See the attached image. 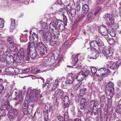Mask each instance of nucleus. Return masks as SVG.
<instances>
[{"label": "nucleus", "mask_w": 121, "mask_h": 121, "mask_svg": "<svg viewBox=\"0 0 121 121\" xmlns=\"http://www.w3.org/2000/svg\"><path fill=\"white\" fill-rule=\"evenodd\" d=\"M91 73L93 75L96 74L97 76H100L103 75L105 77L110 73V70L108 69L101 68L97 71L96 68L94 67H91Z\"/></svg>", "instance_id": "f257e3e1"}, {"label": "nucleus", "mask_w": 121, "mask_h": 121, "mask_svg": "<svg viewBox=\"0 0 121 121\" xmlns=\"http://www.w3.org/2000/svg\"><path fill=\"white\" fill-rule=\"evenodd\" d=\"M35 51L37 54H39L41 56L46 54L47 52V49L46 46L42 42L38 46Z\"/></svg>", "instance_id": "f03ea898"}, {"label": "nucleus", "mask_w": 121, "mask_h": 121, "mask_svg": "<svg viewBox=\"0 0 121 121\" xmlns=\"http://www.w3.org/2000/svg\"><path fill=\"white\" fill-rule=\"evenodd\" d=\"M99 48L98 49L99 51L102 52L104 55L107 58H111L112 56L113 55L112 51L109 50L104 47L102 48L101 47L99 48Z\"/></svg>", "instance_id": "7ed1b4c3"}, {"label": "nucleus", "mask_w": 121, "mask_h": 121, "mask_svg": "<svg viewBox=\"0 0 121 121\" xmlns=\"http://www.w3.org/2000/svg\"><path fill=\"white\" fill-rule=\"evenodd\" d=\"M103 18L104 20L106 21L107 23H110V25H112L114 24L115 20L110 14H106L104 15Z\"/></svg>", "instance_id": "20e7f679"}, {"label": "nucleus", "mask_w": 121, "mask_h": 121, "mask_svg": "<svg viewBox=\"0 0 121 121\" xmlns=\"http://www.w3.org/2000/svg\"><path fill=\"white\" fill-rule=\"evenodd\" d=\"M41 43L37 42L34 41H32L31 43L29 42L28 43L27 48V52H28V53L29 54L30 52L31 48H35L34 51H35L37 47H38V46L39 45V44H40Z\"/></svg>", "instance_id": "39448f33"}, {"label": "nucleus", "mask_w": 121, "mask_h": 121, "mask_svg": "<svg viewBox=\"0 0 121 121\" xmlns=\"http://www.w3.org/2000/svg\"><path fill=\"white\" fill-rule=\"evenodd\" d=\"M73 55L72 57V61L71 63L73 65H74L76 64L78 59L80 60H82L83 59L84 56L81 54H78L76 55L75 56Z\"/></svg>", "instance_id": "423d86ee"}, {"label": "nucleus", "mask_w": 121, "mask_h": 121, "mask_svg": "<svg viewBox=\"0 0 121 121\" xmlns=\"http://www.w3.org/2000/svg\"><path fill=\"white\" fill-rule=\"evenodd\" d=\"M64 92L61 89L57 90L55 92L54 94L53 95L52 98L53 99H57V96L59 97L60 98L62 99V98L64 96Z\"/></svg>", "instance_id": "0eeeda50"}, {"label": "nucleus", "mask_w": 121, "mask_h": 121, "mask_svg": "<svg viewBox=\"0 0 121 121\" xmlns=\"http://www.w3.org/2000/svg\"><path fill=\"white\" fill-rule=\"evenodd\" d=\"M89 103L87 100L84 98H82L80 102V108L85 110L88 106Z\"/></svg>", "instance_id": "6e6552de"}, {"label": "nucleus", "mask_w": 121, "mask_h": 121, "mask_svg": "<svg viewBox=\"0 0 121 121\" xmlns=\"http://www.w3.org/2000/svg\"><path fill=\"white\" fill-rule=\"evenodd\" d=\"M6 101L4 103H2L1 107V109L4 110L9 111L11 108L10 105L9 100L6 99Z\"/></svg>", "instance_id": "1a4fd4ad"}, {"label": "nucleus", "mask_w": 121, "mask_h": 121, "mask_svg": "<svg viewBox=\"0 0 121 121\" xmlns=\"http://www.w3.org/2000/svg\"><path fill=\"white\" fill-rule=\"evenodd\" d=\"M67 79V81L65 82L66 84H70L72 83L75 84L76 82H77L76 79L73 80V75L71 73H69L68 75Z\"/></svg>", "instance_id": "9d476101"}, {"label": "nucleus", "mask_w": 121, "mask_h": 121, "mask_svg": "<svg viewBox=\"0 0 121 121\" xmlns=\"http://www.w3.org/2000/svg\"><path fill=\"white\" fill-rule=\"evenodd\" d=\"M66 11L68 14H70L72 17H74L76 13V9H71L70 6L67 5L66 7Z\"/></svg>", "instance_id": "9b49d317"}, {"label": "nucleus", "mask_w": 121, "mask_h": 121, "mask_svg": "<svg viewBox=\"0 0 121 121\" xmlns=\"http://www.w3.org/2000/svg\"><path fill=\"white\" fill-rule=\"evenodd\" d=\"M26 103H23L22 107V111L25 114H29L31 113L32 112L31 108H29V107L26 106Z\"/></svg>", "instance_id": "f8f14e48"}, {"label": "nucleus", "mask_w": 121, "mask_h": 121, "mask_svg": "<svg viewBox=\"0 0 121 121\" xmlns=\"http://www.w3.org/2000/svg\"><path fill=\"white\" fill-rule=\"evenodd\" d=\"M121 66V60H118L116 62L114 63L112 66H109V68L111 69L114 70L117 68L119 66Z\"/></svg>", "instance_id": "ddd939ff"}, {"label": "nucleus", "mask_w": 121, "mask_h": 121, "mask_svg": "<svg viewBox=\"0 0 121 121\" xmlns=\"http://www.w3.org/2000/svg\"><path fill=\"white\" fill-rule=\"evenodd\" d=\"M90 44L91 47V48L90 49V51L91 52L93 51V50L97 51L96 48L98 46L97 41L96 40L92 41L90 42Z\"/></svg>", "instance_id": "4468645a"}, {"label": "nucleus", "mask_w": 121, "mask_h": 121, "mask_svg": "<svg viewBox=\"0 0 121 121\" xmlns=\"http://www.w3.org/2000/svg\"><path fill=\"white\" fill-rule=\"evenodd\" d=\"M114 91H113L112 90H106V89L105 92L106 93L107 97L108 100H110L112 97Z\"/></svg>", "instance_id": "2eb2a0df"}, {"label": "nucleus", "mask_w": 121, "mask_h": 121, "mask_svg": "<svg viewBox=\"0 0 121 121\" xmlns=\"http://www.w3.org/2000/svg\"><path fill=\"white\" fill-rule=\"evenodd\" d=\"M22 91H20L18 93V95L17 96V92H15L14 93H12V95L13 97L15 98L17 97L18 98V99L20 100V101H22L23 99V97L22 96Z\"/></svg>", "instance_id": "dca6fc26"}, {"label": "nucleus", "mask_w": 121, "mask_h": 121, "mask_svg": "<svg viewBox=\"0 0 121 121\" xmlns=\"http://www.w3.org/2000/svg\"><path fill=\"white\" fill-rule=\"evenodd\" d=\"M99 31L102 35H104V34L108 32L107 29L104 26H101L99 27Z\"/></svg>", "instance_id": "f3484780"}, {"label": "nucleus", "mask_w": 121, "mask_h": 121, "mask_svg": "<svg viewBox=\"0 0 121 121\" xmlns=\"http://www.w3.org/2000/svg\"><path fill=\"white\" fill-rule=\"evenodd\" d=\"M30 53L28 54V53L27 54H25L24 56H23L22 57H20L19 59L20 60H22L24 61V62L27 63L29 60L30 58Z\"/></svg>", "instance_id": "a211bd4d"}, {"label": "nucleus", "mask_w": 121, "mask_h": 121, "mask_svg": "<svg viewBox=\"0 0 121 121\" xmlns=\"http://www.w3.org/2000/svg\"><path fill=\"white\" fill-rule=\"evenodd\" d=\"M114 85L113 83L112 82H109L106 85V90H112L113 91H114Z\"/></svg>", "instance_id": "6ab92c4d"}, {"label": "nucleus", "mask_w": 121, "mask_h": 121, "mask_svg": "<svg viewBox=\"0 0 121 121\" xmlns=\"http://www.w3.org/2000/svg\"><path fill=\"white\" fill-rule=\"evenodd\" d=\"M34 90L35 89H29L27 91V95L31 98L33 97L34 99L35 97L34 95L35 94Z\"/></svg>", "instance_id": "aec40b11"}, {"label": "nucleus", "mask_w": 121, "mask_h": 121, "mask_svg": "<svg viewBox=\"0 0 121 121\" xmlns=\"http://www.w3.org/2000/svg\"><path fill=\"white\" fill-rule=\"evenodd\" d=\"M6 62L8 64H10L13 61V59L12 56L9 54L7 55L6 57Z\"/></svg>", "instance_id": "412c9836"}, {"label": "nucleus", "mask_w": 121, "mask_h": 121, "mask_svg": "<svg viewBox=\"0 0 121 121\" xmlns=\"http://www.w3.org/2000/svg\"><path fill=\"white\" fill-rule=\"evenodd\" d=\"M56 36L55 35H54V37H53L54 39H53L52 38H50L49 40V44L52 46H54L56 45H56H58L59 43L58 42L57 43V42L55 40V38H55V36Z\"/></svg>", "instance_id": "4be33fe9"}, {"label": "nucleus", "mask_w": 121, "mask_h": 121, "mask_svg": "<svg viewBox=\"0 0 121 121\" xmlns=\"http://www.w3.org/2000/svg\"><path fill=\"white\" fill-rule=\"evenodd\" d=\"M26 106L29 107V109L33 108V107L34 105V102L33 101H30V102H28L27 100H25L24 103L26 104Z\"/></svg>", "instance_id": "5701e85b"}, {"label": "nucleus", "mask_w": 121, "mask_h": 121, "mask_svg": "<svg viewBox=\"0 0 121 121\" xmlns=\"http://www.w3.org/2000/svg\"><path fill=\"white\" fill-rule=\"evenodd\" d=\"M78 74V75L76 77V80H77V82L82 81L83 80L84 78L83 77L81 71H80Z\"/></svg>", "instance_id": "b1692460"}, {"label": "nucleus", "mask_w": 121, "mask_h": 121, "mask_svg": "<svg viewBox=\"0 0 121 121\" xmlns=\"http://www.w3.org/2000/svg\"><path fill=\"white\" fill-rule=\"evenodd\" d=\"M26 54L24 49L23 48H21L17 54L18 57L19 58L20 57H22L23 56Z\"/></svg>", "instance_id": "393cba45"}, {"label": "nucleus", "mask_w": 121, "mask_h": 121, "mask_svg": "<svg viewBox=\"0 0 121 121\" xmlns=\"http://www.w3.org/2000/svg\"><path fill=\"white\" fill-rule=\"evenodd\" d=\"M98 102L99 101L98 100L95 101L94 100H92L90 101L89 106H93L95 108L98 105Z\"/></svg>", "instance_id": "a878e982"}, {"label": "nucleus", "mask_w": 121, "mask_h": 121, "mask_svg": "<svg viewBox=\"0 0 121 121\" xmlns=\"http://www.w3.org/2000/svg\"><path fill=\"white\" fill-rule=\"evenodd\" d=\"M11 24L10 26V31L12 32L14 29L15 26V20H13V19H11Z\"/></svg>", "instance_id": "bb28decb"}, {"label": "nucleus", "mask_w": 121, "mask_h": 121, "mask_svg": "<svg viewBox=\"0 0 121 121\" xmlns=\"http://www.w3.org/2000/svg\"><path fill=\"white\" fill-rule=\"evenodd\" d=\"M93 51L94 52L91 55V56L90 57L91 59H95L98 56V51L97 50V51H96L95 50H93Z\"/></svg>", "instance_id": "cd10ccee"}, {"label": "nucleus", "mask_w": 121, "mask_h": 121, "mask_svg": "<svg viewBox=\"0 0 121 121\" xmlns=\"http://www.w3.org/2000/svg\"><path fill=\"white\" fill-rule=\"evenodd\" d=\"M88 108L89 109H91V111L94 113V115H96L98 114V111H97V109L95 108L94 107L90 106H89Z\"/></svg>", "instance_id": "c85d7f7f"}, {"label": "nucleus", "mask_w": 121, "mask_h": 121, "mask_svg": "<svg viewBox=\"0 0 121 121\" xmlns=\"http://www.w3.org/2000/svg\"><path fill=\"white\" fill-rule=\"evenodd\" d=\"M82 9L84 11V13L87 12L88 11L89 9V6L86 4H85L83 5Z\"/></svg>", "instance_id": "c756f323"}, {"label": "nucleus", "mask_w": 121, "mask_h": 121, "mask_svg": "<svg viewBox=\"0 0 121 121\" xmlns=\"http://www.w3.org/2000/svg\"><path fill=\"white\" fill-rule=\"evenodd\" d=\"M116 112L118 114H119L121 113V104H118Z\"/></svg>", "instance_id": "7c9ffc66"}, {"label": "nucleus", "mask_w": 121, "mask_h": 121, "mask_svg": "<svg viewBox=\"0 0 121 121\" xmlns=\"http://www.w3.org/2000/svg\"><path fill=\"white\" fill-rule=\"evenodd\" d=\"M65 118L64 117L61 115H59L57 116V118L59 121H67L68 120V119H67L66 118L65 119L66 117L65 115Z\"/></svg>", "instance_id": "2f4dec72"}, {"label": "nucleus", "mask_w": 121, "mask_h": 121, "mask_svg": "<svg viewBox=\"0 0 121 121\" xmlns=\"http://www.w3.org/2000/svg\"><path fill=\"white\" fill-rule=\"evenodd\" d=\"M83 77L84 78H86L90 73V72L89 70H87L86 71L84 72L83 71H81Z\"/></svg>", "instance_id": "473e14b6"}, {"label": "nucleus", "mask_w": 121, "mask_h": 121, "mask_svg": "<svg viewBox=\"0 0 121 121\" xmlns=\"http://www.w3.org/2000/svg\"><path fill=\"white\" fill-rule=\"evenodd\" d=\"M41 72H42V71L38 69H34L31 71V72L32 73L35 74Z\"/></svg>", "instance_id": "72a5a7b5"}, {"label": "nucleus", "mask_w": 121, "mask_h": 121, "mask_svg": "<svg viewBox=\"0 0 121 121\" xmlns=\"http://www.w3.org/2000/svg\"><path fill=\"white\" fill-rule=\"evenodd\" d=\"M45 34V35L46 36L47 38H48L49 40L50 39V38H52L51 33L49 31H47L46 32Z\"/></svg>", "instance_id": "f704fd0d"}, {"label": "nucleus", "mask_w": 121, "mask_h": 121, "mask_svg": "<svg viewBox=\"0 0 121 121\" xmlns=\"http://www.w3.org/2000/svg\"><path fill=\"white\" fill-rule=\"evenodd\" d=\"M4 53L2 54V55L0 54V61L2 62H4L6 60L5 56Z\"/></svg>", "instance_id": "c9c22d12"}, {"label": "nucleus", "mask_w": 121, "mask_h": 121, "mask_svg": "<svg viewBox=\"0 0 121 121\" xmlns=\"http://www.w3.org/2000/svg\"><path fill=\"white\" fill-rule=\"evenodd\" d=\"M112 27V26L111 28L113 31H111V34L110 35L112 37H115L116 36V29L114 28V29L113 27Z\"/></svg>", "instance_id": "e433bc0d"}, {"label": "nucleus", "mask_w": 121, "mask_h": 121, "mask_svg": "<svg viewBox=\"0 0 121 121\" xmlns=\"http://www.w3.org/2000/svg\"><path fill=\"white\" fill-rule=\"evenodd\" d=\"M8 116L10 119H13L14 118L15 116L11 112H9L8 114Z\"/></svg>", "instance_id": "4c0bfd02"}, {"label": "nucleus", "mask_w": 121, "mask_h": 121, "mask_svg": "<svg viewBox=\"0 0 121 121\" xmlns=\"http://www.w3.org/2000/svg\"><path fill=\"white\" fill-rule=\"evenodd\" d=\"M64 103L68 102L70 103V101L69 99V97L67 96H65L63 99H61Z\"/></svg>", "instance_id": "58836bf2"}, {"label": "nucleus", "mask_w": 121, "mask_h": 121, "mask_svg": "<svg viewBox=\"0 0 121 121\" xmlns=\"http://www.w3.org/2000/svg\"><path fill=\"white\" fill-rule=\"evenodd\" d=\"M97 42L98 47L102 46L104 45L103 42L100 39H98Z\"/></svg>", "instance_id": "ea45409f"}, {"label": "nucleus", "mask_w": 121, "mask_h": 121, "mask_svg": "<svg viewBox=\"0 0 121 121\" xmlns=\"http://www.w3.org/2000/svg\"><path fill=\"white\" fill-rule=\"evenodd\" d=\"M34 91L35 93V96L36 97L37 96V95H39L40 93V89L38 88H37L36 89H35Z\"/></svg>", "instance_id": "a19ab883"}, {"label": "nucleus", "mask_w": 121, "mask_h": 121, "mask_svg": "<svg viewBox=\"0 0 121 121\" xmlns=\"http://www.w3.org/2000/svg\"><path fill=\"white\" fill-rule=\"evenodd\" d=\"M60 79H56L55 80L53 86L55 87V88H54V89H55L56 87L58 85V83L59 82H60Z\"/></svg>", "instance_id": "79ce46f5"}, {"label": "nucleus", "mask_w": 121, "mask_h": 121, "mask_svg": "<svg viewBox=\"0 0 121 121\" xmlns=\"http://www.w3.org/2000/svg\"><path fill=\"white\" fill-rule=\"evenodd\" d=\"M37 53H36V52L35 51L34 53L31 54V55L30 54V57L33 59H34L37 56Z\"/></svg>", "instance_id": "37998d69"}, {"label": "nucleus", "mask_w": 121, "mask_h": 121, "mask_svg": "<svg viewBox=\"0 0 121 121\" xmlns=\"http://www.w3.org/2000/svg\"><path fill=\"white\" fill-rule=\"evenodd\" d=\"M107 41L109 44H112L115 42V40L113 38H109Z\"/></svg>", "instance_id": "c03bdc74"}, {"label": "nucleus", "mask_w": 121, "mask_h": 121, "mask_svg": "<svg viewBox=\"0 0 121 121\" xmlns=\"http://www.w3.org/2000/svg\"><path fill=\"white\" fill-rule=\"evenodd\" d=\"M50 81L47 79L46 83L43 84V87L44 88H47L48 87V86L50 84Z\"/></svg>", "instance_id": "a18cd8bd"}, {"label": "nucleus", "mask_w": 121, "mask_h": 121, "mask_svg": "<svg viewBox=\"0 0 121 121\" xmlns=\"http://www.w3.org/2000/svg\"><path fill=\"white\" fill-rule=\"evenodd\" d=\"M56 22H51L49 24L50 26H52L53 27L55 28V29L57 28V27L56 24Z\"/></svg>", "instance_id": "49530a36"}, {"label": "nucleus", "mask_w": 121, "mask_h": 121, "mask_svg": "<svg viewBox=\"0 0 121 121\" xmlns=\"http://www.w3.org/2000/svg\"><path fill=\"white\" fill-rule=\"evenodd\" d=\"M56 23L58 26H60L61 24L62 23H64V22L62 21H61L60 20H57L56 22Z\"/></svg>", "instance_id": "de8ad7c7"}, {"label": "nucleus", "mask_w": 121, "mask_h": 121, "mask_svg": "<svg viewBox=\"0 0 121 121\" xmlns=\"http://www.w3.org/2000/svg\"><path fill=\"white\" fill-rule=\"evenodd\" d=\"M63 20L64 21V23L65 24V25L66 26L67 25V19L66 16L64 15L63 16Z\"/></svg>", "instance_id": "09e8293b"}, {"label": "nucleus", "mask_w": 121, "mask_h": 121, "mask_svg": "<svg viewBox=\"0 0 121 121\" xmlns=\"http://www.w3.org/2000/svg\"><path fill=\"white\" fill-rule=\"evenodd\" d=\"M4 26L3 19L0 18V28H2L4 27Z\"/></svg>", "instance_id": "8fccbe9b"}, {"label": "nucleus", "mask_w": 121, "mask_h": 121, "mask_svg": "<svg viewBox=\"0 0 121 121\" xmlns=\"http://www.w3.org/2000/svg\"><path fill=\"white\" fill-rule=\"evenodd\" d=\"M104 35H102V36H104V37L106 39L107 41H108L110 38H109V35L108 32L107 33H105L104 34Z\"/></svg>", "instance_id": "3c124183"}, {"label": "nucleus", "mask_w": 121, "mask_h": 121, "mask_svg": "<svg viewBox=\"0 0 121 121\" xmlns=\"http://www.w3.org/2000/svg\"><path fill=\"white\" fill-rule=\"evenodd\" d=\"M10 50L12 51L13 52H16L18 50L17 47L15 46H14L13 47H12V48Z\"/></svg>", "instance_id": "603ef678"}, {"label": "nucleus", "mask_w": 121, "mask_h": 121, "mask_svg": "<svg viewBox=\"0 0 121 121\" xmlns=\"http://www.w3.org/2000/svg\"><path fill=\"white\" fill-rule=\"evenodd\" d=\"M4 39H5L8 42L9 41V42L10 41L12 40V38L9 37H4Z\"/></svg>", "instance_id": "864d4df0"}, {"label": "nucleus", "mask_w": 121, "mask_h": 121, "mask_svg": "<svg viewBox=\"0 0 121 121\" xmlns=\"http://www.w3.org/2000/svg\"><path fill=\"white\" fill-rule=\"evenodd\" d=\"M4 89V87L2 85H0V95L2 94V92Z\"/></svg>", "instance_id": "5fc2aeb1"}, {"label": "nucleus", "mask_w": 121, "mask_h": 121, "mask_svg": "<svg viewBox=\"0 0 121 121\" xmlns=\"http://www.w3.org/2000/svg\"><path fill=\"white\" fill-rule=\"evenodd\" d=\"M43 41L45 43H46L48 41V38H47L46 36L45 35L44 37H43Z\"/></svg>", "instance_id": "6e6d98bb"}, {"label": "nucleus", "mask_w": 121, "mask_h": 121, "mask_svg": "<svg viewBox=\"0 0 121 121\" xmlns=\"http://www.w3.org/2000/svg\"><path fill=\"white\" fill-rule=\"evenodd\" d=\"M11 112L13 113V114L15 115V116L16 115L17 113V111L16 109H13L11 111Z\"/></svg>", "instance_id": "4d7b16f0"}, {"label": "nucleus", "mask_w": 121, "mask_h": 121, "mask_svg": "<svg viewBox=\"0 0 121 121\" xmlns=\"http://www.w3.org/2000/svg\"><path fill=\"white\" fill-rule=\"evenodd\" d=\"M93 15V13L92 12L89 13L87 16V17L86 18L87 20H88L90 18L91 16Z\"/></svg>", "instance_id": "13d9d810"}, {"label": "nucleus", "mask_w": 121, "mask_h": 121, "mask_svg": "<svg viewBox=\"0 0 121 121\" xmlns=\"http://www.w3.org/2000/svg\"><path fill=\"white\" fill-rule=\"evenodd\" d=\"M9 48L10 49H11L12 47H13V46L14 45L13 43L12 42H9Z\"/></svg>", "instance_id": "bf43d9fd"}, {"label": "nucleus", "mask_w": 121, "mask_h": 121, "mask_svg": "<svg viewBox=\"0 0 121 121\" xmlns=\"http://www.w3.org/2000/svg\"><path fill=\"white\" fill-rule=\"evenodd\" d=\"M42 26L43 28L44 29H47L48 28V26L46 23H44L42 25Z\"/></svg>", "instance_id": "052dcab7"}, {"label": "nucleus", "mask_w": 121, "mask_h": 121, "mask_svg": "<svg viewBox=\"0 0 121 121\" xmlns=\"http://www.w3.org/2000/svg\"><path fill=\"white\" fill-rule=\"evenodd\" d=\"M5 46L3 44L1 43L0 44V51H1L4 49Z\"/></svg>", "instance_id": "680f3d73"}, {"label": "nucleus", "mask_w": 121, "mask_h": 121, "mask_svg": "<svg viewBox=\"0 0 121 121\" xmlns=\"http://www.w3.org/2000/svg\"><path fill=\"white\" fill-rule=\"evenodd\" d=\"M64 108H66L67 107H68L69 105V104L70 103H69L68 102H65V103H64Z\"/></svg>", "instance_id": "e2e57ef3"}, {"label": "nucleus", "mask_w": 121, "mask_h": 121, "mask_svg": "<svg viewBox=\"0 0 121 121\" xmlns=\"http://www.w3.org/2000/svg\"><path fill=\"white\" fill-rule=\"evenodd\" d=\"M73 2L74 3L76 4H79L80 3V0H73Z\"/></svg>", "instance_id": "0e129e2a"}, {"label": "nucleus", "mask_w": 121, "mask_h": 121, "mask_svg": "<svg viewBox=\"0 0 121 121\" xmlns=\"http://www.w3.org/2000/svg\"><path fill=\"white\" fill-rule=\"evenodd\" d=\"M30 70V69H29L26 68L25 70L23 71V72L24 73H26L29 71Z\"/></svg>", "instance_id": "69168bd1"}, {"label": "nucleus", "mask_w": 121, "mask_h": 121, "mask_svg": "<svg viewBox=\"0 0 121 121\" xmlns=\"http://www.w3.org/2000/svg\"><path fill=\"white\" fill-rule=\"evenodd\" d=\"M105 96L104 95H103L100 96V100H105Z\"/></svg>", "instance_id": "338daca9"}, {"label": "nucleus", "mask_w": 121, "mask_h": 121, "mask_svg": "<svg viewBox=\"0 0 121 121\" xmlns=\"http://www.w3.org/2000/svg\"><path fill=\"white\" fill-rule=\"evenodd\" d=\"M80 6L78 4L77 5V6L75 9L77 11H79L80 9Z\"/></svg>", "instance_id": "774afa93"}]
</instances>
